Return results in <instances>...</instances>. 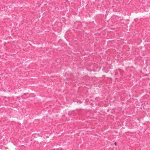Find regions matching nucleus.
Returning <instances> with one entry per match:
<instances>
[{
  "label": "nucleus",
  "mask_w": 150,
  "mask_h": 150,
  "mask_svg": "<svg viewBox=\"0 0 150 150\" xmlns=\"http://www.w3.org/2000/svg\"><path fill=\"white\" fill-rule=\"evenodd\" d=\"M115 145L116 146V142L115 143Z\"/></svg>",
  "instance_id": "f257e3e1"
}]
</instances>
